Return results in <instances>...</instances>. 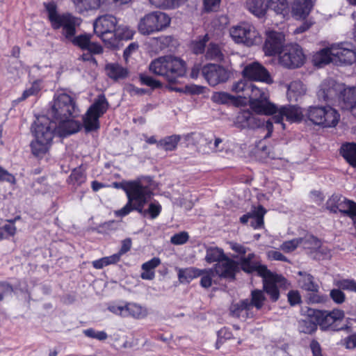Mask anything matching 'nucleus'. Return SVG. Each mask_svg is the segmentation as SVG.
<instances>
[{
  "instance_id": "nucleus-1",
  "label": "nucleus",
  "mask_w": 356,
  "mask_h": 356,
  "mask_svg": "<svg viewBox=\"0 0 356 356\" xmlns=\"http://www.w3.org/2000/svg\"><path fill=\"white\" fill-rule=\"evenodd\" d=\"M152 195V193L147 186H140L138 184H131L127 190V204L122 209L115 211V216L123 218L132 211H136L144 216L149 214L151 218H156L161 211V206L159 203L152 202L147 209H143Z\"/></svg>"
},
{
  "instance_id": "nucleus-2",
  "label": "nucleus",
  "mask_w": 356,
  "mask_h": 356,
  "mask_svg": "<svg viewBox=\"0 0 356 356\" xmlns=\"http://www.w3.org/2000/svg\"><path fill=\"white\" fill-rule=\"evenodd\" d=\"M117 24L116 17L111 15L100 16L93 23L95 33L108 47L117 48L121 40H130L134 35L131 30L127 27H117Z\"/></svg>"
},
{
  "instance_id": "nucleus-3",
  "label": "nucleus",
  "mask_w": 356,
  "mask_h": 356,
  "mask_svg": "<svg viewBox=\"0 0 356 356\" xmlns=\"http://www.w3.org/2000/svg\"><path fill=\"white\" fill-rule=\"evenodd\" d=\"M57 122L47 114L37 118L34 122L35 140L31 143L32 153L40 156L49 149L53 138L58 136Z\"/></svg>"
},
{
  "instance_id": "nucleus-4",
  "label": "nucleus",
  "mask_w": 356,
  "mask_h": 356,
  "mask_svg": "<svg viewBox=\"0 0 356 356\" xmlns=\"http://www.w3.org/2000/svg\"><path fill=\"white\" fill-rule=\"evenodd\" d=\"M79 109L73 97L65 92L54 95L47 115L54 120L66 118H76L79 115Z\"/></svg>"
},
{
  "instance_id": "nucleus-5",
  "label": "nucleus",
  "mask_w": 356,
  "mask_h": 356,
  "mask_svg": "<svg viewBox=\"0 0 356 356\" xmlns=\"http://www.w3.org/2000/svg\"><path fill=\"white\" fill-rule=\"evenodd\" d=\"M45 8L52 28L54 29L62 28L63 35L67 40L72 39L75 35L76 27L79 24L78 19L69 13H58L54 3L46 4Z\"/></svg>"
},
{
  "instance_id": "nucleus-6",
  "label": "nucleus",
  "mask_w": 356,
  "mask_h": 356,
  "mask_svg": "<svg viewBox=\"0 0 356 356\" xmlns=\"http://www.w3.org/2000/svg\"><path fill=\"white\" fill-rule=\"evenodd\" d=\"M247 97L250 99V108L257 114L270 115L277 111V106L269 102L268 91L258 88L252 83L250 84Z\"/></svg>"
},
{
  "instance_id": "nucleus-7",
  "label": "nucleus",
  "mask_w": 356,
  "mask_h": 356,
  "mask_svg": "<svg viewBox=\"0 0 356 356\" xmlns=\"http://www.w3.org/2000/svg\"><path fill=\"white\" fill-rule=\"evenodd\" d=\"M170 24V18L161 11H154L142 17L138 24V31L145 35L161 31Z\"/></svg>"
},
{
  "instance_id": "nucleus-8",
  "label": "nucleus",
  "mask_w": 356,
  "mask_h": 356,
  "mask_svg": "<svg viewBox=\"0 0 356 356\" xmlns=\"http://www.w3.org/2000/svg\"><path fill=\"white\" fill-rule=\"evenodd\" d=\"M307 116L314 124L323 127H335L340 118L338 112L330 106H310Z\"/></svg>"
},
{
  "instance_id": "nucleus-9",
  "label": "nucleus",
  "mask_w": 356,
  "mask_h": 356,
  "mask_svg": "<svg viewBox=\"0 0 356 356\" xmlns=\"http://www.w3.org/2000/svg\"><path fill=\"white\" fill-rule=\"evenodd\" d=\"M108 103L104 95H100L89 107L83 118L86 131H92L99 128V118L107 111Z\"/></svg>"
},
{
  "instance_id": "nucleus-10",
  "label": "nucleus",
  "mask_w": 356,
  "mask_h": 356,
  "mask_svg": "<svg viewBox=\"0 0 356 356\" xmlns=\"http://www.w3.org/2000/svg\"><path fill=\"white\" fill-rule=\"evenodd\" d=\"M230 35L238 44L248 47L256 44L259 40V35L254 26L249 23L243 22L230 29Z\"/></svg>"
},
{
  "instance_id": "nucleus-11",
  "label": "nucleus",
  "mask_w": 356,
  "mask_h": 356,
  "mask_svg": "<svg viewBox=\"0 0 356 356\" xmlns=\"http://www.w3.org/2000/svg\"><path fill=\"white\" fill-rule=\"evenodd\" d=\"M305 60L302 49L298 44H291L284 47L279 56V63L284 67L294 69L301 67Z\"/></svg>"
},
{
  "instance_id": "nucleus-12",
  "label": "nucleus",
  "mask_w": 356,
  "mask_h": 356,
  "mask_svg": "<svg viewBox=\"0 0 356 356\" xmlns=\"http://www.w3.org/2000/svg\"><path fill=\"white\" fill-rule=\"evenodd\" d=\"M248 10L257 17H261L266 13L268 7L277 13H282L288 8L287 0H246Z\"/></svg>"
},
{
  "instance_id": "nucleus-13",
  "label": "nucleus",
  "mask_w": 356,
  "mask_h": 356,
  "mask_svg": "<svg viewBox=\"0 0 356 356\" xmlns=\"http://www.w3.org/2000/svg\"><path fill=\"white\" fill-rule=\"evenodd\" d=\"M326 209L332 213H342L353 219L356 217V203L341 195H332L326 202Z\"/></svg>"
},
{
  "instance_id": "nucleus-14",
  "label": "nucleus",
  "mask_w": 356,
  "mask_h": 356,
  "mask_svg": "<svg viewBox=\"0 0 356 356\" xmlns=\"http://www.w3.org/2000/svg\"><path fill=\"white\" fill-rule=\"evenodd\" d=\"M239 268L245 273H256L261 277H268L272 275V272L268 269L266 265L261 263L259 257L254 253H249L247 256H241L238 262Z\"/></svg>"
},
{
  "instance_id": "nucleus-15",
  "label": "nucleus",
  "mask_w": 356,
  "mask_h": 356,
  "mask_svg": "<svg viewBox=\"0 0 356 356\" xmlns=\"http://www.w3.org/2000/svg\"><path fill=\"white\" fill-rule=\"evenodd\" d=\"M343 89V84L331 79H325L319 86V90L317 92L318 99L328 104H333L338 99L340 92Z\"/></svg>"
},
{
  "instance_id": "nucleus-16",
  "label": "nucleus",
  "mask_w": 356,
  "mask_h": 356,
  "mask_svg": "<svg viewBox=\"0 0 356 356\" xmlns=\"http://www.w3.org/2000/svg\"><path fill=\"white\" fill-rule=\"evenodd\" d=\"M202 74L209 84L212 86L225 82L229 78V72L225 67L216 64H207L203 66L202 67Z\"/></svg>"
},
{
  "instance_id": "nucleus-17",
  "label": "nucleus",
  "mask_w": 356,
  "mask_h": 356,
  "mask_svg": "<svg viewBox=\"0 0 356 356\" xmlns=\"http://www.w3.org/2000/svg\"><path fill=\"white\" fill-rule=\"evenodd\" d=\"M242 74L244 78L250 81L264 82L268 84L273 83L269 72L259 62H252L246 65Z\"/></svg>"
},
{
  "instance_id": "nucleus-18",
  "label": "nucleus",
  "mask_w": 356,
  "mask_h": 356,
  "mask_svg": "<svg viewBox=\"0 0 356 356\" xmlns=\"http://www.w3.org/2000/svg\"><path fill=\"white\" fill-rule=\"evenodd\" d=\"M212 269L219 277L233 280L239 271V264L226 255Z\"/></svg>"
},
{
  "instance_id": "nucleus-19",
  "label": "nucleus",
  "mask_w": 356,
  "mask_h": 356,
  "mask_svg": "<svg viewBox=\"0 0 356 356\" xmlns=\"http://www.w3.org/2000/svg\"><path fill=\"white\" fill-rule=\"evenodd\" d=\"M312 316L322 330H325L333 325L336 321L342 320L344 318V312L336 309L332 311L312 310Z\"/></svg>"
},
{
  "instance_id": "nucleus-20",
  "label": "nucleus",
  "mask_w": 356,
  "mask_h": 356,
  "mask_svg": "<svg viewBox=\"0 0 356 356\" xmlns=\"http://www.w3.org/2000/svg\"><path fill=\"white\" fill-rule=\"evenodd\" d=\"M334 63L336 65H351L356 59V54L351 44L341 43L332 46Z\"/></svg>"
},
{
  "instance_id": "nucleus-21",
  "label": "nucleus",
  "mask_w": 356,
  "mask_h": 356,
  "mask_svg": "<svg viewBox=\"0 0 356 356\" xmlns=\"http://www.w3.org/2000/svg\"><path fill=\"white\" fill-rule=\"evenodd\" d=\"M284 35L274 31L266 33V38L264 45V51L267 56L280 55L284 48Z\"/></svg>"
},
{
  "instance_id": "nucleus-22",
  "label": "nucleus",
  "mask_w": 356,
  "mask_h": 356,
  "mask_svg": "<svg viewBox=\"0 0 356 356\" xmlns=\"http://www.w3.org/2000/svg\"><path fill=\"white\" fill-rule=\"evenodd\" d=\"M263 278V291L266 293L271 301L276 302L280 298V291L278 287L285 285L286 280L281 275L272 273L270 277Z\"/></svg>"
},
{
  "instance_id": "nucleus-23",
  "label": "nucleus",
  "mask_w": 356,
  "mask_h": 356,
  "mask_svg": "<svg viewBox=\"0 0 356 356\" xmlns=\"http://www.w3.org/2000/svg\"><path fill=\"white\" fill-rule=\"evenodd\" d=\"M263 123V121L254 115L249 110L239 112L234 121V125L241 129L259 128Z\"/></svg>"
},
{
  "instance_id": "nucleus-24",
  "label": "nucleus",
  "mask_w": 356,
  "mask_h": 356,
  "mask_svg": "<svg viewBox=\"0 0 356 356\" xmlns=\"http://www.w3.org/2000/svg\"><path fill=\"white\" fill-rule=\"evenodd\" d=\"M266 213V210L261 205L258 206L257 207H253L252 210L243 215L240 218V222L242 224H246L249 219H252L251 226L254 229L261 228L264 225V216Z\"/></svg>"
},
{
  "instance_id": "nucleus-25",
  "label": "nucleus",
  "mask_w": 356,
  "mask_h": 356,
  "mask_svg": "<svg viewBox=\"0 0 356 356\" xmlns=\"http://www.w3.org/2000/svg\"><path fill=\"white\" fill-rule=\"evenodd\" d=\"M71 118L57 119V128L59 137H65L76 133L81 127V124L76 120H71Z\"/></svg>"
},
{
  "instance_id": "nucleus-26",
  "label": "nucleus",
  "mask_w": 356,
  "mask_h": 356,
  "mask_svg": "<svg viewBox=\"0 0 356 356\" xmlns=\"http://www.w3.org/2000/svg\"><path fill=\"white\" fill-rule=\"evenodd\" d=\"M149 69L152 73L164 76L170 82V67L168 56L159 57L152 61Z\"/></svg>"
},
{
  "instance_id": "nucleus-27",
  "label": "nucleus",
  "mask_w": 356,
  "mask_h": 356,
  "mask_svg": "<svg viewBox=\"0 0 356 356\" xmlns=\"http://www.w3.org/2000/svg\"><path fill=\"white\" fill-rule=\"evenodd\" d=\"M337 100L342 109L351 111L356 104V87L346 88L343 85Z\"/></svg>"
},
{
  "instance_id": "nucleus-28",
  "label": "nucleus",
  "mask_w": 356,
  "mask_h": 356,
  "mask_svg": "<svg viewBox=\"0 0 356 356\" xmlns=\"http://www.w3.org/2000/svg\"><path fill=\"white\" fill-rule=\"evenodd\" d=\"M170 61V82H175L177 79L184 76L186 71L185 62L179 58L168 56Z\"/></svg>"
},
{
  "instance_id": "nucleus-29",
  "label": "nucleus",
  "mask_w": 356,
  "mask_h": 356,
  "mask_svg": "<svg viewBox=\"0 0 356 356\" xmlns=\"http://www.w3.org/2000/svg\"><path fill=\"white\" fill-rule=\"evenodd\" d=\"M300 245L307 251L308 254L317 252L321 248V241L311 234H306L304 237H300ZM321 252L323 254L326 253L324 249H322Z\"/></svg>"
},
{
  "instance_id": "nucleus-30",
  "label": "nucleus",
  "mask_w": 356,
  "mask_h": 356,
  "mask_svg": "<svg viewBox=\"0 0 356 356\" xmlns=\"http://www.w3.org/2000/svg\"><path fill=\"white\" fill-rule=\"evenodd\" d=\"M105 71L106 75L115 81L124 79L129 75L128 70L118 63H108L106 65Z\"/></svg>"
},
{
  "instance_id": "nucleus-31",
  "label": "nucleus",
  "mask_w": 356,
  "mask_h": 356,
  "mask_svg": "<svg viewBox=\"0 0 356 356\" xmlns=\"http://www.w3.org/2000/svg\"><path fill=\"white\" fill-rule=\"evenodd\" d=\"M314 0H296L293 6V13L300 18H305L314 6Z\"/></svg>"
},
{
  "instance_id": "nucleus-32",
  "label": "nucleus",
  "mask_w": 356,
  "mask_h": 356,
  "mask_svg": "<svg viewBox=\"0 0 356 356\" xmlns=\"http://www.w3.org/2000/svg\"><path fill=\"white\" fill-rule=\"evenodd\" d=\"M332 56V46L330 48H325L316 52L313 56V63L315 66L322 67L330 63H334Z\"/></svg>"
},
{
  "instance_id": "nucleus-33",
  "label": "nucleus",
  "mask_w": 356,
  "mask_h": 356,
  "mask_svg": "<svg viewBox=\"0 0 356 356\" xmlns=\"http://www.w3.org/2000/svg\"><path fill=\"white\" fill-rule=\"evenodd\" d=\"M340 154L353 168H356V143H348L341 145Z\"/></svg>"
},
{
  "instance_id": "nucleus-34",
  "label": "nucleus",
  "mask_w": 356,
  "mask_h": 356,
  "mask_svg": "<svg viewBox=\"0 0 356 356\" xmlns=\"http://www.w3.org/2000/svg\"><path fill=\"white\" fill-rule=\"evenodd\" d=\"M298 330L300 332L311 334L317 329V323L312 316V310L309 311L307 316L298 321Z\"/></svg>"
},
{
  "instance_id": "nucleus-35",
  "label": "nucleus",
  "mask_w": 356,
  "mask_h": 356,
  "mask_svg": "<svg viewBox=\"0 0 356 356\" xmlns=\"http://www.w3.org/2000/svg\"><path fill=\"white\" fill-rule=\"evenodd\" d=\"M298 274L301 277L298 282L302 289L313 292L318 291V285L314 282V277L312 275L302 271H299Z\"/></svg>"
},
{
  "instance_id": "nucleus-36",
  "label": "nucleus",
  "mask_w": 356,
  "mask_h": 356,
  "mask_svg": "<svg viewBox=\"0 0 356 356\" xmlns=\"http://www.w3.org/2000/svg\"><path fill=\"white\" fill-rule=\"evenodd\" d=\"M305 88L300 81H294L289 84L287 88V96L290 101L297 99L305 93Z\"/></svg>"
},
{
  "instance_id": "nucleus-37",
  "label": "nucleus",
  "mask_w": 356,
  "mask_h": 356,
  "mask_svg": "<svg viewBox=\"0 0 356 356\" xmlns=\"http://www.w3.org/2000/svg\"><path fill=\"white\" fill-rule=\"evenodd\" d=\"M251 299H248L250 307H255L257 310L261 309L266 300L263 290L254 289L251 291Z\"/></svg>"
},
{
  "instance_id": "nucleus-38",
  "label": "nucleus",
  "mask_w": 356,
  "mask_h": 356,
  "mask_svg": "<svg viewBox=\"0 0 356 356\" xmlns=\"http://www.w3.org/2000/svg\"><path fill=\"white\" fill-rule=\"evenodd\" d=\"M280 113L284 115L286 120L290 122H296L301 120V112L293 106H281Z\"/></svg>"
},
{
  "instance_id": "nucleus-39",
  "label": "nucleus",
  "mask_w": 356,
  "mask_h": 356,
  "mask_svg": "<svg viewBox=\"0 0 356 356\" xmlns=\"http://www.w3.org/2000/svg\"><path fill=\"white\" fill-rule=\"evenodd\" d=\"M207 59L213 60L218 62L223 61L225 54L222 51L220 47L213 43H210L207 47L206 55Z\"/></svg>"
},
{
  "instance_id": "nucleus-40",
  "label": "nucleus",
  "mask_w": 356,
  "mask_h": 356,
  "mask_svg": "<svg viewBox=\"0 0 356 356\" xmlns=\"http://www.w3.org/2000/svg\"><path fill=\"white\" fill-rule=\"evenodd\" d=\"M181 137L179 135H172L160 140L157 145L166 151H173L177 148Z\"/></svg>"
},
{
  "instance_id": "nucleus-41",
  "label": "nucleus",
  "mask_w": 356,
  "mask_h": 356,
  "mask_svg": "<svg viewBox=\"0 0 356 356\" xmlns=\"http://www.w3.org/2000/svg\"><path fill=\"white\" fill-rule=\"evenodd\" d=\"M225 256L226 254L222 249L217 247H210L206 250L205 261L209 264L218 263Z\"/></svg>"
},
{
  "instance_id": "nucleus-42",
  "label": "nucleus",
  "mask_w": 356,
  "mask_h": 356,
  "mask_svg": "<svg viewBox=\"0 0 356 356\" xmlns=\"http://www.w3.org/2000/svg\"><path fill=\"white\" fill-rule=\"evenodd\" d=\"M79 13L99 8V0H72Z\"/></svg>"
},
{
  "instance_id": "nucleus-43",
  "label": "nucleus",
  "mask_w": 356,
  "mask_h": 356,
  "mask_svg": "<svg viewBox=\"0 0 356 356\" xmlns=\"http://www.w3.org/2000/svg\"><path fill=\"white\" fill-rule=\"evenodd\" d=\"M204 271L195 268L179 270L178 273L179 279L181 281L190 282L193 279L201 276Z\"/></svg>"
},
{
  "instance_id": "nucleus-44",
  "label": "nucleus",
  "mask_w": 356,
  "mask_h": 356,
  "mask_svg": "<svg viewBox=\"0 0 356 356\" xmlns=\"http://www.w3.org/2000/svg\"><path fill=\"white\" fill-rule=\"evenodd\" d=\"M127 317L132 316L136 318H141L146 316V309L135 303H127L126 305Z\"/></svg>"
},
{
  "instance_id": "nucleus-45",
  "label": "nucleus",
  "mask_w": 356,
  "mask_h": 356,
  "mask_svg": "<svg viewBox=\"0 0 356 356\" xmlns=\"http://www.w3.org/2000/svg\"><path fill=\"white\" fill-rule=\"evenodd\" d=\"M86 179V176L81 167L74 168L69 177L70 184L76 186H81Z\"/></svg>"
},
{
  "instance_id": "nucleus-46",
  "label": "nucleus",
  "mask_w": 356,
  "mask_h": 356,
  "mask_svg": "<svg viewBox=\"0 0 356 356\" xmlns=\"http://www.w3.org/2000/svg\"><path fill=\"white\" fill-rule=\"evenodd\" d=\"M205 140L207 145L211 152H221L225 149L223 140L219 137L213 136V137L206 138Z\"/></svg>"
},
{
  "instance_id": "nucleus-47",
  "label": "nucleus",
  "mask_w": 356,
  "mask_h": 356,
  "mask_svg": "<svg viewBox=\"0 0 356 356\" xmlns=\"http://www.w3.org/2000/svg\"><path fill=\"white\" fill-rule=\"evenodd\" d=\"M91 40V35L90 34H81L77 36H73L69 40L72 42L75 46L79 47L81 49L86 50Z\"/></svg>"
},
{
  "instance_id": "nucleus-48",
  "label": "nucleus",
  "mask_w": 356,
  "mask_h": 356,
  "mask_svg": "<svg viewBox=\"0 0 356 356\" xmlns=\"http://www.w3.org/2000/svg\"><path fill=\"white\" fill-rule=\"evenodd\" d=\"M250 82L247 81L245 79H241L233 83L232 86V91L236 93H241L240 97L243 96L246 98L247 93L249 90Z\"/></svg>"
},
{
  "instance_id": "nucleus-49",
  "label": "nucleus",
  "mask_w": 356,
  "mask_h": 356,
  "mask_svg": "<svg viewBox=\"0 0 356 356\" xmlns=\"http://www.w3.org/2000/svg\"><path fill=\"white\" fill-rule=\"evenodd\" d=\"M211 100L217 104H225L235 100V97L225 92H216L211 96Z\"/></svg>"
},
{
  "instance_id": "nucleus-50",
  "label": "nucleus",
  "mask_w": 356,
  "mask_h": 356,
  "mask_svg": "<svg viewBox=\"0 0 356 356\" xmlns=\"http://www.w3.org/2000/svg\"><path fill=\"white\" fill-rule=\"evenodd\" d=\"M334 284L341 290L356 293V281L353 279H342L337 280Z\"/></svg>"
},
{
  "instance_id": "nucleus-51",
  "label": "nucleus",
  "mask_w": 356,
  "mask_h": 356,
  "mask_svg": "<svg viewBox=\"0 0 356 356\" xmlns=\"http://www.w3.org/2000/svg\"><path fill=\"white\" fill-rule=\"evenodd\" d=\"M139 79L141 84L149 86L152 89L159 88L162 86V83L159 81L147 74H140Z\"/></svg>"
},
{
  "instance_id": "nucleus-52",
  "label": "nucleus",
  "mask_w": 356,
  "mask_h": 356,
  "mask_svg": "<svg viewBox=\"0 0 356 356\" xmlns=\"http://www.w3.org/2000/svg\"><path fill=\"white\" fill-rule=\"evenodd\" d=\"M209 41L207 35L199 38L192 43V49L195 54H200L204 52L207 42Z\"/></svg>"
},
{
  "instance_id": "nucleus-53",
  "label": "nucleus",
  "mask_w": 356,
  "mask_h": 356,
  "mask_svg": "<svg viewBox=\"0 0 356 356\" xmlns=\"http://www.w3.org/2000/svg\"><path fill=\"white\" fill-rule=\"evenodd\" d=\"M246 307H250L248 299H244L238 303L232 304L230 307V314L233 317L238 318L242 310Z\"/></svg>"
},
{
  "instance_id": "nucleus-54",
  "label": "nucleus",
  "mask_w": 356,
  "mask_h": 356,
  "mask_svg": "<svg viewBox=\"0 0 356 356\" xmlns=\"http://www.w3.org/2000/svg\"><path fill=\"white\" fill-rule=\"evenodd\" d=\"M149 3L156 8L169 9L175 8L178 0H148Z\"/></svg>"
},
{
  "instance_id": "nucleus-55",
  "label": "nucleus",
  "mask_w": 356,
  "mask_h": 356,
  "mask_svg": "<svg viewBox=\"0 0 356 356\" xmlns=\"http://www.w3.org/2000/svg\"><path fill=\"white\" fill-rule=\"evenodd\" d=\"M300 245V238H293L283 242L280 245V249L286 253L294 251Z\"/></svg>"
},
{
  "instance_id": "nucleus-56",
  "label": "nucleus",
  "mask_w": 356,
  "mask_h": 356,
  "mask_svg": "<svg viewBox=\"0 0 356 356\" xmlns=\"http://www.w3.org/2000/svg\"><path fill=\"white\" fill-rule=\"evenodd\" d=\"M232 337V333L227 327H223L218 332V340L216 343V349H219L224 341Z\"/></svg>"
},
{
  "instance_id": "nucleus-57",
  "label": "nucleus",
  "mask_w": 356,
  "mask_h": 356,
  "mask_svg": "<svg viewBox=\"0 0 356 356\" xmlns=\"http://www.w3.org/2000/svg\"><path fill=\"white\" fill-rule=\"evenodd\" d=\"M189 238V235L186 232H181L174 234L170 238L171 243L177 245H183L186 243Z\"/></svg>"
},
{
  "instance_id": "nucleus-58",
  "label": "nucleus",
  "mask_w": 356,
  "mask_h": 356,
  "mask_svg": "<svg viewBox=\"0 0 356 356\" xmlns=\"http://www.w3.org/2000/svg\"><path fill=\"white\" fill-rule=\"evenodd\" d=\"M330 296L338 305L343 303L346 300V295L339 288L332 289L330 292Z\"/></svg>"
},
{
  "instance_id": "nucleus-59",
  "label": "nucleus",
  "mask_w": 356,
  "mask_h": 356,
  "mask_svg": "<svg viewBox=\"0 0 356 356\" xmlns=\"http://www.w3.org/2000/svg\"><path fill=\"white\" fill-rule=\"evenodd\" d=\"M204 272L201 275L200 280V285L204 288H209L211 286L212 279L211 277V273H214L213 269H210L209 270H203Z\"/></svg>"
},
{
  "instance_id": "nucleus-60",
  "label": "nucleus",
  "mask_w": 356,
  "mask_h": 356,
  "mask_svg": "<svg viewBox=\"0 0 356 356\" xmlns=\"http://www.w3.org/2000/svg\"><path fill=\"white\" fill-rule=\"evenodd\" d=\"M161 264V260L158 257H154L149 261L144 263L142 265V269L143 270H151L154 271L153 270L156 268L157 266H159Z\"/></svg>"
},
{
  "instance_id": "nucleus-61",
  "label": "nucleus",
  "mask_w": 356,
  "mask_h": 356,
  "mask_svg": "<svg viewBox=\"0 0 356 356\" xmlns=\"http://www.w3.org/2000/svg\"><path fill=\"white\" fill-rule=\"evenodd\" d=\"M221 0H204V8L207 12L216 11L220 7Z\"/></svg>"
},
{
  "instance_id": "nucleus-62",
  "label": "nucleus",
  "mask_w": 356,
  "mask_h": 356,
  "mask_svg": "<svg viewBox=\"0 0 356 356\" xmlns=\"http://www.w3.org/2000/svg\"><path fill=\"white\" fill-rule=\"evenodd\" d=\"M267 255L270 260L289 262V260L284 254L277 250H270L268 252Z\"/></svg>"
},
{
  "instance_id": "nucleus-63",
  "label": "nucleus",
  "mask_w": 356,
  "mask_h": 356,
  "mask_svg": "<svg viewBox=\"0 0 356 356\" xmlns=\"http://www.w3.org/2000/svg\"><path fill=\"white\" fill-rule=\"evenodd\" d=\"M228 244L229 245V248L233 251H234L235 252H236L241 255L245 254V253L248 250V248L245 247L244 245H243L240 243H236L234 241H230L228 243Z\"/></svg>"
},
{
  "instance_id": "nucleus-64",
  "label": "nucleus",
  "mask_w": 356,
  "mask_h": 356,
  "mask_svg": "<svg viewBox=\"0 0 356 356\" xmlns=\"http://www.w3.org/2000/svg\"><path fill=\"white\" fill-rule=\"evenodd\" d=\"M312 356H323L322 349L320 343L315 339H313L309 344Z\"/></svg>"
}]
</instances>
